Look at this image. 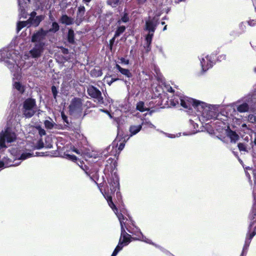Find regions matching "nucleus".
Listing matches in <instances>:
<instances>
[{
	"label": "nucleus",
	"mask_w": 256,
	"mask_h": 256,
	"mask_svg": "<svg viewBox=\"0 0 256 256\" xmlns=\"http://www.w3.org/2000/svg\"><path fill=\"white\" fill-rule=\"evenodd\" d=\"M36 106V102L34 99L32 98L26 99L23 102L22 110L23 115L26 118L32 117L36 112L34 110Z\"/></svg>",
	"instance_id": "1"
},
{
	"label": "nucleus",
	"mask_w": 256,
	"mask_h": 256,
	"mask_svg": "<svg viewBox=\"0 0 256 256\" xmlns=\"http://www.w3.org/2000/svg\"><path fill=\"white\" fill-rule=\"evenodd\" d=\"M180 105L185 108L191 110L192 107L194 108H198V106H204L206 103L200 100L194 99L187 96L180 98Z\"/></svg>",
	"instance_id": "2"
},
{
	"label": "nucleus",
	"mask_w": 256,
	"mask_h": 256,
	"mask_svg": "<svg viewBox=\"0 0 256 256\" xmlns=\"http://www.w3.org/2000/svg\"><path fill=\"white\" fill-rule=\"evenodd\" d=\"M16 140V135L14 132H10L8 128L4 132H0V149L6 147V141L8 142H12Z\"/></svg>",
	"instance_id": "3"
},
{
	"label": "nucleus",
	"mask_w": 256,
	"mask_h": 256,
	"mask_svg": "<svg viewBox=\"0 0 256 256\" xmlns=\"http://www.w3.org/2000/svg\"><path fill=\"white\" fill-rule=\"evenodd\" d=\"M87 93L90 98L96 99L98 104H103L104 103L101 92L94 86L89 85L87 87Z\"/></svg>",
	"instance_id": "4"
},
{
	"label": "nucleus",
	"mask_w": 256,
	"mask_h": 256,
	"mask_svg": "<svg viewBox=\"0 0 256 256\" xmlns=\"http://www.w3.org/2000/svg\"><path fill=\"white\" fill-rule=\"evenodd\" d=\"M110 185V194H114L117 190H120L119 178L116 172H114V174L108 180Z\"/></svg>",
	"instance_id": "5"
},
{
	"label": "nucleus",
	"mask_w": 256,
	"mask_h": 256,
	"mask_svg": "<svg viewBox=\"0 0 256 256\" xmlns=\"http://www.w3.org/2000/svg\"><path fill=\"white\" fill-rule=\"evenodd\" d=\"M44 42L36 43L29 52L30 56L34 58H40L44 52Z\"/></svg>",
	"instance_id": "6"
},
{
	"label": "nucleus",
	"mask_w": 256,
	"mask_h": 256,
	"mask_svg": "<svg viewBox=\"0 0 256 256\" xmlns=\"http://www.w3.org/2000/svg\"><path fill=\"white\" fill-rule=\"evenodd\" d=\"M47 34L48 31L41 28L32 34L31 38V42H32L37 43L44 42L43 40L46 39Z\"/></svg>",
	"instance_id": "7"
},
{
	"label": "nucleus",
	"mask_w": 256,
	"mask_h": 256,
	"mask_svg": "<svg viewBox=\"0 0 256 256\" xmlns=\"http://www.w3.org/2000/svg\"><path fill=\"white\" fill-rule=\"evenodd\" d=\"M202 110V116L206 118V120H209L211 119L217 118L218 116V114L210 109V106H208L206 103V105L204 106H200Z\"/></svg>",
	"instance_id": "8"
},
{
	"label": "nucleus",
	"mask_w": 256,
	"mask_h": 256,
	"mask_svg": "<svg viewBox=\"0 0 256 256\" xmlns=\"http://www.w3.org/2000/svg\"><path fill=\"white\" fill-rule=\"evenodd\" d=\"M83 100L80 98H74L72 99L69 106L70 110L72 112L81 111L82 110Z\"/></svg>",
	"instance_id": "9"
},
{
	"label": "nucleus",
	"mask_w": 256,
	"mask_h": 256,
	"mask_svg": "<svg viewBox=\"0 0 256 256\" xmlns=\"http://www.w3.org/2000/svg\"><path fill=\"white\" fill-rule=\"evenodd\" d=\"M117 166L118 163L116 160L112 158H109L106 160V164L104 170L105 174L108 172H110L112 175L114 174V172H115L114 170H116Z\"/></svg>",
	"instance_id": "10"
},
{
	"label": "nucleus",
	"mask_w": 256,
	"mask_h": 256,
	"mask_svg": "<svg viewBox=\"0 0 256 256\" xmlns=\"http://www.w3.org/2000/svg\"><path fill=\"white\" fill-rule=\"evenodd\" d=\"M213 64L214 62L212 60V56H207L205 58H202L200 60V64L202 70L204 72H206L212 68Z\"/></svg>",
	"instance_id": "11"
},
{
	"label": "nucleus",
	"mask_w": 256,
	"mask_h": 256,
	"mask_svg": "<svg viewBox=\"0 0 256 256\" xmlns=\"http://www.w3.org/2000/svg\"><path fill=\"white\" fill-rule=\"evenodd\" d=\"M86 9L84 6H80L78 8L75 20L76 24L78 26L85 20Z\"/></svg>",
	"instance_id": "12"
},
{
	"label": "nucleus",
	"mask_w": 256,
	"mask_h": 256,
	"mask_svg": "<svg viewBox=\"0 0 256 256\" xmlns=\"http://www.w3.org/2000/svg\"><path fill=\"white\" fill-rule=\"evenodd\" d=\"M121 242L124 244V246L127 245L132 241V239L134 240H136L132 238L130 234H128L125 230L124 226L122 224L121 228Z\"/></svg>",
	"instance_id": "13"
},
{
	"label": "nucleus",
	"mask_w": 256,
	"mask_h": 256,
	"mask_svg": "<svg viewBox=\"0 0 256 256\" xmlns=\"http://www.w3.org/2000/svg\"><path fill=\"white\" fill-rule=\"evenodd\" d=\"M103 196H104V198L106 200L108 204V206L110 207L116 212H118V210L114 204V202L112 201V196L110 194H109V192H105L104 194L102 193Z\"/></svg>",
	"instance_id": "14"
},
{
	"label": "nucleus",
	"mask_w": 256,
	"mask_h": 256,
	"mask_svg": "<svg viewBox=\"0 0 256 256\" xmlns=\"http://www.w3.org/2000/svg\"><path fill=\"white\" fill-rule=\"evenodd\" d=\"M60 21L62 24L66 25H70L74 23V19L66 14H62L60 19Z\"/></svg>",
	"instance_id": "15"
},
{
	"label": "nucleus",
	"mask_w": 256,
	"mask_h": 256,
	"mask_svg": "<svg viewBox=\"0 0 256 256\" xmlns=\"http://www.w3.org/2000/svg\"><path fill=\"white\" fill-rule=\"evenodd\" d=\"M228 136L230 139L231 142L236 143L239 140L240 136L235 131L230 129L228 131Z\"/></svg>",
	"instance_id": "16"
},
{
	"label": "nucleus",
	"mask_w": 256,
	"mask_h": 256,
	"mask_svg": "<svg viewBox=\"0 0 256 256\" xmlns=\"http://www.w3.org/2000/svg\"><path fill=\"white\" fill-rule=\"evenodd\" d=\"M116 68L123 75L125 76L128 78H130L132 76V74L130 70L128 69L124 68H122L119 64L116 65Z\"/></svg>",
	"instance_id": "17"
},
{
	"label": "nucleus",
	"mask_w": 256,
	"mask_h": 256,
	"mask_svg": "<svg viewBox=\"0 0 256 256\" xmlns=\"http://www.w3.org/2000/svg\"><path fill=\"white\" fill-rule=\"evenodd\" d=\"M156 25L154 24V22L152 20H147L146 22V28L147 30L149 31L150 32H152L154 33L156 30Z\"/></svg>",
	"instance_id": "18"
},
{
	"label": "nucleus",
	"mask_w": 256,
	"mask_h": 256,
	"mask_svg": "<svg viewBox=\"0 0 256 256\" xmlns=\"http://www.w3.org/2000/svg\"><path fill=\"white\" fill-rule=\"evenodd\" d=\"M68 42L70 44H74V32L73 30L70 28L68 30V36H67Z\"/></svg>",
	"instance_id": "19"
},
{
	"label": "nucleus",
	"mask_w": 256,
	"mask_h": 256,
	"mask_svg": "<svg viewBox=\"0 0 256 256\" xmlns=\"http://www.w3.org/2000/svg\"><path fill=\"white\" fill-rule=\"evenodd\" d=\"M237 110L240 112H247L249 110V106L246 102H244L237 106Z\"/></svg>",
	"instance_id": "20"
},
{
	"label": "nucleus",
	"mask_w": 256,
	"mask_h": 256,
	"mask_svg": "<svg viewBox=\"0 0 256 256\" xmlns=\"http://www.w3.org/2000/svg\"><path fill=\"white\" fill-rule=\"evenodd\" d=\"M142 129V126L140 124L138 126H131L130 127V132L132 135H134L138 134Z\"/></svg>",
	"instance_id": "21"
},
{
	"label": "nucleus",
	"mask_w": 256,
	"mask_h": 256,
	"mask_svg": "<svg viewBox=\"0 0 256 256\" xmlns=\"http://www.w3.org/2000/svg\"><path fill=\"white\" fill-rule=\"evenodd\" d=\"M30 20H31V18H30L26 21H20V22H18V24H17V27H16L17 31L18 32L22 28L26 26H28V24L30 23Z\"/></svg>",
	"instance_id": "22"
},
{
	"label": "nucleus",
	"mask_w": 256,
	"mask_h": 256,
	"mask_svg": "<svg viewBox=\"0 0 256 256\" xmlns=\"http://www.w3.org/2000/svg\"><path fill=\"white\" fill-rule=\"evenodd\" d=\"M130 21V17L128 13L124 12L123 16L119 19L116 24L118 25H120L122 22L126 23Z\"/></svg>",
	"instance_id": "23"
},
{
	"label": "nucleus",
	"mask_w": 256,
	"mask_h": 256,
	"mask_svg": "<svg viewBox=\"0 0 256 256\" xmlns=\"http://www.w3.org/2000/svg\"><path fill=\"white\" fill-rule=\"evenodd\" d=\"M60 30V26L58 23L56 22H54L52 23V27L48 30H46L48 31V34L50 32L56 33L58 32Z\"/></svg>",
	"instance_id": "24"
},
{
	"label": "nucleus",
	"mask_w": 256,
	"mask_h": 256,
	"mask_svg": "<svg viewBox=\"0 0 256 256\" xmlns=\"http://www.w3.org/2000/svg\"><path fill=\"white\" fill-rule=\"evenodd\" d=\"M126 29V27L124 26H119L116 28V30L115 32L114 36V38H117L119 36L120 34L124 33Z\"/></svg>",
	"instance_id": "25"
},
{
	"label": "nucleus",
	"mask_w": 256,
	"mask_h": 256,
	"mask_svg": "<svg viewBox=\"0 0 256 256\" xmlns=\"http://www.w3.org/2000/svg\"><path fill=\"white\" fill-rule=\"evenodd\" d=\"M136 109L140 112H144L145 111H148V108L144 107V102L140 101L136 104Z\"/></svg>",
	"instance_id": "26"
},
{
	"label": "nucleus",
	"mask_w": 256,
	"mask_h": 256,
	"mask_svg": "<svg viewBox=\"0 0 256 256\" xmlns=\"http://www.w3.org/2000/svg\"><path fill=\"white\" fill-rule=\"evenodd\" d=\"M14 88L20 93L23 94L24 92V88L22 84L18 82H16L14 84Z\"/></svg>",
	"instance_id": "27"
},
{
	"label": "nucleus",
	"mask_w": 256,
	"mask_h": 256,
	"mask_svg": "<svg viewBox=\"0 0 256 256\" xmlns=\"http://www.w3.org/2000/svg\"><path fill=\"white\" fill-rule=\"evenodd\" d=\"M64 157L72 162H76L77 160H78L77 157L74 155V154H66V152L64 153Z\"/></svg>",
	"instance_id": "28"
},
{
	"label": "nucleus",
	"mask_w": 256,
	"mask_h": 256,
	"mask_svg": "<svg viewBox=\"0 0 256 256\" xmlns=\"http://www.w3.org/2000/svg\"><path fill=\"white\" fill-rule=\"evenodd\" d=\"M60 114L64 122L66 124L64 125V128H66L69 127L70 122L68 121V116L65 114L64 112V111L61 112Z\"/></svg>",
	"instance_id": "29"
},
{
	"label": "nucleus",
	"mask_w": 256,
	"mask_h": 256,
	"mask_svg": "<svg viewBox=\"0 0 256 256\" xmlns=\"http://www.w3.org/2000/svg\"><path fill=\"white\" fill-rule=\"evenodd\" d=\"M42 16H37L36 18H31V20L30 21V22L32 23V24H35L36 26H38L40 22L42 21Z\"/></svg>",
	"instance_id": "30"
},
{
	"label": "nucleus",
	"mask_w": 256,
	"mask_h": 256,
	"mask_svg": "<svg viewBox=\"0 0 256 256\" xmlns=\"http://www.w3.org/2000/svg\"><path fill=\"white\" fill-rule=\"evenodd\" d=\"M86 173L87 174V176H88L90 178V180H92L93 182H94V183L97 186L99 185V184H98L96 182V180H98V174L96 173L94 174L92 176H91L89 172H88L86 171Z\"/></svg>",
	"instance_id": "31"
},
{
	"label": "nucleus",
	"mask_w": 256,
	"mask_h": 256,
	"mask_svg": "<svg viewBox=\"0 0 256 256\" xmlns=\"http://www.w3.org/2000/svg\"><path fill=\"white\" fill-rule=\"evenodd\" d=\"M140 125L142 126V127L144 126V128L154 127V125L150 121H147L146 120H143Z\"/></svg>",
	"instance_id": "32"
},
{
	"label": "nucleus",
	"mask_w": 256,
	"mask_h": 256,
	"mask_svg": "<svg viewBox=\"0 0 256 256\" xmlns=\"http://www.w3.org/2000/svg\"><path fill=\"white\" fill-rule=\"evenodd\" d=\"M44 124L46 128L51 130L54 128V124L48 120H46Z\"/></svg>",
	"instance_id": "33"
},
{
	"label": "nucleus",
	"mask_w": 256,
	"mask_h": 256,
	"mask_svg": "<svg viewBox=\"0 0 256 256\" xmlns=\"http://www.w3.org/2000/svg\"><path fill=\"white\" fill-rule=\"evenodd\" d=\"M116 196L117 198V202L119 204H122V196L120 190H117L116 191Z\"/></svg>",
	"instance_id": "34"
},
{
	"label": "nucleus",
	"mask_w": 256,
	"mask_h": 256,
	"mask_svg": "<svg viewBox=\"0 0 256 256\" xmlns=\"http://www.w3.org/2000/svg\"><path fill=\"white\" fill-rule=\"evenodd\" d=\"M238 147L240 152H247L246 147V144L244 143L240 142L238 144Z\"/></svg>",
	"instance_id": "35"
},
{
	"label": "nucleus",
	"mask_w": 256,
	"mask_h": 256,
	"mask_svg": "<svg viewBox=\"0 0 256 256\" xmlns=\"http://www.w3.org/2000/svg\"><path fill=\"white\" fill-rule=\"evenodd\" d=\"M36 128L38 130V134L40 136L46 134V130L42 128L40 126H36Z\"/></svg>",
	"instance_id": "36"
},
{
	"label": "nucleus",
	"mask_w": 256,
	"mask_h": 256,
	"mask_svg": "<svg viewBox=\"0 0 256 256\" xmlns=\"http://www.w3.org/2000/svg\"><path fill=\"white\" fill-rule=\"evenodd\" d=\"M44 147V144L42 139H40L38 140L36 148L38 150L41 149Z\"/></svg>",
	"instance_id": "37"
},
{
	"label": "nucleus",
	"mask_w": 256,
	"mask_h": 256,
	"mask_svg": "<svg viewBox=\"0 0 256 256\" xmlns=\"http://www.w3.org/2000/svg\"><path fill=\"white\" fill-rule=\"evenodd\" d=\"M119 2L120 0H108V3L112 7H116L118 5Z\"/></svg>",
	"instance_id": "38"
},
{
	"label": "nucleus",
	"mask_w": 256,
	"mask_h": 256,
	"mask_svg": "<svg viewBox=\"0 0 256 256\" xmlns=\"http://www.w3.org/2000/svg\"><path fill=\"white\" fill-rule=\"evenodd\" d=\"M51 90L54 98L56 99L58 93L56 87L54 86H52L51 88Z\"/></svg>",
	"instance_id": "39"
},
{
	"label": "nucleus",
	"mask_w": 256,
	"mask_h": 256,
	"mask_svg": "<svg viewBox=\"0 0 256 256\" xmlns=\"http://www.w3.org/2000/svg\"><path fill=\"white\" fill-rule=\"evenodd\" d=\"M153 36H154L153 33L148 34L146 36V40L147 44H152Z\"/></svg>",
	"instance_id": "40"
},
{
	"label": "nucleus",
	"mask_w": 256,
	"mask_h": 256,
	"mask_svg": "<svg viewBox=\"0 0 256 256\" xmlns=\"http://www.w3.org/2000/svg\"><path fill=\"white\" fill-rule=\"evenodd\" d=\"M92 72L94 74V76L96 77L100 76L102 74V72L101 70H96L94 69L93 70Z\"/></svg>",
	"instance_id": "41"
},
{
	"label": "nucleus",
	"mask_w": 256,
	"mask_h": 256,
	"mask_svg": "<svg viewBox=\"0 0 256 256\" xmlns=\"http://www.w3.org/2000/svg\"><path fill=\"white\" fill-rule=\"evenodd\" d=\"M30 156H31V154L30 153H28V152L22 153L20 155V160H24L26 159L27 158H30Z\"/></svg>",
	"instance_id": "42"
},
{
	"label": "nucleus",
	"mask_w": 256,
	"mask_h": 256,
	"mask_svg": "<svg viewBox=\"0 0 256 256\" xmlns=\"http://www.w3.org/2000/svg\"><path fill=\"white\" fill-rule=\"evenodd\" d=\"M249 244H250L249 242L246 240L245 244L243 247L242 252L240 256H244V251H246L247 250V249L249 246Z\"/></svg>",
	"instance_id": "43"
},
{
	"label": "nucleus",
	"mask_w": 256,
	"mask_h": 256,
	"mask_svg": "<svg viewBox=\"0 0 256 256\" xmlns=\"http://www.w3.org/2000/svg\"><path fill=\"white\" fill-rule=\"evenodd\" d=\"M248 120L252 123H254L256 121V117L254 114H249L248 116Z\"/></svg>",
	"instance_id": "44"
},
{
	"label": "nucleus",
	"mask_w": 256,
	"mask_h": 256,
	"mask_svg": "<svg viewBox=\"0 0 256 256\" xmlns=\"http://www.w3.org/2000/svg\"><path fill=\"white\" fill-rule=\"evenodd\" d=\"M124 246V244H123L121 242V238H120V240H119L118 244L115 248L120 252V250H122Z\"/></svg>",
	"instance_id": "45"
},
{
	"label": "nucleus",
	"mask_w": 256,
	"mask_h": 256,
	"mask_svg": "<svg viewBox=\"0 0 256 256\" xmlns=\"http://www.w3.org/2000/svg\"><path fill=\"white\" fill-rule=\"evenodd\" d=\"M118 219H119V220L120 222V228H122V224L124 226V225H125L124 222V216L120 214H119V216H118Z\"/></svg>",
	"instance_id": "46"
},
{
	"label": "nucleus",
	"mask_w": 256,
	"mask_h": 256,
	"mask_svg": "<svg viewBox=\"0 0 256 256\" xmlns=\"http://www.w3.org/2000/svg\"><path fill=\"white\" fill-rule=\"evenodd\" d=\"M116 38H114V37L110 40L108 48L110 50H112V49L113 45L114 44Z\"/></svg>",
	"instance_id": "47"
},
{
	"label": "nucleus",
	"mask_w": 256,
	"mask_h": 256,
	"mask_svg": "<svg viewBox=\"0 0 256 256\" xmlns=\"http://www.w3.org/2000/svg\"><path fill=\"white\" fill-rule=\"evenodd\" d=\"M175 98L174 99H171L170 101V104L174 106H176L177 104H179V101L178 100H175Z\"/></svg>",
	"instance_id": "48"
},
{
	"label": "nucleus",
	"mask_w": 256,
	"mask_h": 256,
	"mask_svg": "<svg viewBox=\"0 0 256 256\" xmlns=\"http://www.w3.org/2000/svg\"><path fill=\"white\" fill-rule=\"evenodd\" d=\"M119 60H120L121 64H123L126 65L130 64V60L128 59H126L125 58L122 57L120 58Z\"/></svg>",
	"instance_id": "49"
},
{
	"label": "nucleus",
	"mask_w": 256,
	"mask_h": 256,
	"mask_svg": "<svg viewBox=\"0 0 256 256\" xmlns=\"http://www.w3.org/2000/svg\"><path fill=\"white\" fill-rule=\"evenodd\" d=\"M120 80V79L118 78H112V79L109 82H108L107 84L109 86H110L113 82H116L117 80Z\"/></svg>",
	"instance_id": "50"
},
{
	"label": "nucleus",
	"mask_w": 256,
	"mask_h": 256,
	"mask_svg": "<svg viewBox=\"0 0 256 256\" xmlns=\"http://www.w3.org/2000/svg\"><path fill=\"white\" fill-rule=\"evenodd\" d=\"M248 23L250 26H254L256 25V20H250L248 22Z\"/></svg>",
	"instance_id": "51"
},
{
	"label": "nucleus",
	"mask_w": 256,
	"mask_h": 256,
	"mask_svg": "<svg viewBox=\"0 0 256 256\" xmlns=\"http://www.w3.org/2000/svg\"><path fill=\"white\" fill-rule=\"evenodd\" d=\"M145 48L146 49V52L148 53L151 50V44H149L146 43V46Z\"/></svg>",
	"instance_id": "52"
},
{
	"label": "nucleus",
	"mask_w": 256,
	"mask_h": 256,
	"mask_svg": "<svg viewBox=\"0 0 256 256\" xmlns=\"http://www.w3.org/2000/svg\"><path fill=\"white\" fill-rule=\"evenodd\" d=\"M62 52L64 54H68V50L66 48L62 47L61 48Z\"/></svg>",
	"instance_id": "53"
},
{
	"label": "nucleus",
	"mask_w": 256,
	"mask_h": 256,
	"mask_svg": "<svg viewBox=\"0 0 256 256\" xmlns=\"http://www.w3.org/2000/svg\"><path fill=\"white\" fill-rule=\"evenodd\" d=\"M124 226H125L126 230H128V232H129L130 233L134 234V233L133 232V231L132 230L130 226H126V225H124Z\"/></svg>",
	"instance_id": "54"
},
{
	"label": "nucleus",
	"mask_w": 256,
	"mask_h": 256,
	"mask_svg": "<svg viewBox=\"0 0 256 256\" xmlns=\"http://www.w3.org/2000/svg\"><path fill=\"white\" fill-rule=\"evenodd\" d=\"M124 144L123 142L120 143L118 150H119V152L121 151L124 148ZM120 152H118L119 153Z\"/></svg>",
	"instance_id": "55"
},
{
	"label": "nucleus",
	"mask_w": 256,
	"mask_h": 256,
	"mask_svg": "<svg viewBox=\"0 0 256 256\" xmlns=\"http://www.w3.org/2000/svg\"><path fill=\"white\" fill-rule=\"evenodd\" d=\"M138 4L140 5L144 4L146 2V0H136Z\"/></svg>",
	"instance_id": "56"
},
{
	"label": "nucleus",
	"mask_w": 256,
	"mask_h": 256,
	"mask_svg": "<svg viewBox=\"0 0 256 256\" xmlns=\"http://www.w3.org/2000/svg\"><path fill=\"white\" fill-rule=\"evenodd\" d=\"M253 175L254 178V184L256 185V170H253Z\"/></svg>",
	"instance_id": "57"
},
{
	"label": "nucleus",
	"mask_w": 256,
	"mask_h": 256,
	"mask_svg": "<svg viewBox=\"0 0 256 256\" xmlns=\"http://www.w3.org/2000/svg\"><path fill=\"white\" fill-rule=\"evenodd\" d=\"M118 252H119V251L115 248L112 254L111 255V256H116Z\"/></svg>",
	"instance_id": "58"
},
{
	"label": "nucleus",
	"mask_w": 256,
	"mask_h": 256,
	"mask_svg": "<svg viewBox=\"0 0 256 256\" xmlns=\"http://www.w3.org/2000/svg\"><path fill=\"white\" fill-rule=\"evenodd\" d=\"M253 237L254 236H252L250 234L247 239L246 240H247L248 242H249V243H250V242Z\"/></svg>",
	"instance_id": "59"
},
{
	"label": "nucleus",
	"mask_w": 256,
	"mask_h": 256,
	"mask_svg": "<svg viewBox=\"0 0 256 256\" xmlns=\"http://www.w3.org/2000/svg\"><path fill=\"white\" fill-rule=\"evenodd\" d=\"M36 12H34V11L32 12L30 14V16H31L30 18H34L36 16Z\"/></svg>",
	"instance_id": "60"
},
{
	"label": "nucleus",
	"mask_w": 256,
	"mask_h": 256,
	"mask_svg": "<svg viewBox=\"0 0 256 256\" xmlns=\"http://www.w3.org/2000/svg\"><path fill=\"white\" fill-rule=\"evenodd\" d=\"M168 92H172V93H174V90L170 86L168 89Z\"/></svg>",
	"instance_id": "61"
},
{
	"label": "nucleus",
	"mask_w": 256,
	"mask_h": 256,
	"mask_svg": "<svg viewBox=\"0 0 256 256\" xmlns=\"http://www.w3.org/2000/svg\"><path fill=\"white\" fill-rule=\"evenodd\" d=\"M73 150L74 152H76V154H79L80 153V152H79V150H78V149H76V148H74V149H73V150Z\"/></svg>",
	"instance_id": "62"
},
{
	"label": "nucleus",
	"mask_w": 256,
	"mask_h": 256,
	"mask_svg": "<svg viewBox=\"0 0 256 256\" xmlns=\"http://www.w3.org/2000/svg\"><path fill=\"white\" fill-rule=\"evenodd\" d=\"M4 164L3 162L0 161V168H2L4 166Z\"/></svg>",
	"instance_id": "63"
},
{
	"label": "nucleus",
	"mask_w": 256,
	"mask_h": 256,
	"mask_svg": "<svg viewBox=\"0 0 256 256\" xmlns=\"http://www.w3.org/2000/svg\"><path fill=\"white\" fill-rule=\"evenodd\" d=\"M256 234V231L254 230L252 233H250V234L252 236H254Z\"/></svg>",
	"instance_id": "64"
}]
</instances>
